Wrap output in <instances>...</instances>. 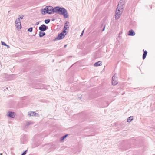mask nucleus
Returning a JSON list of instances; mask_svg holds the SVG:
<instances>
[{"mask_svg": "<svg viewBox=\"0 0 155 155\" xmlns=\"http://www.w3.org/2000/svg\"><path fill=\"white\" fill-rule=\"evenodd\" d=\"M84 32V30H83V31H82V33H81V35H80V36H82V35H83V34Z\"/></svg>", "mask_w": 155, "mask_h": 155, "instance_id": "4be33fe9", "label": "nucleus"}, {"mask_svg": "<svg viewBox=\"0 0 155 155\" xmlns=\"http://www.w3.org/2000/svg\"><path fill=\"white\" fill-rule=\"evenodd\" d=\"M117 79V78L115 74L112 77V82L113 85H115L118 83Z\"/></svg>", "mask_w": 155, "mask_h": 155, "instance_id": "39448f33", "label": "nucleus"}, {"mask_svg": "<svg viewBox=\"0 0 155 155\" xmlns=\"http://www.w3.org/2000/svg\"><path fill=\"white\" fill-rule=\"evenodd\" d=\"M45 35V34L44 32H41V31L39 32V35L40 37H41Z\"/></svg>", "mask_w": 155, "mask_h": 155, "instance_id": "2eb2a0df", "label": "nucleus"}, {"mask_svg": "<svg viewBox=\"0 0 155 155\" xmlns=\"http://www.w3.org/2000/svg\"><path fill=\"white\" fill-rule=\"evenodd\" d=\"M33 28L32 27L29 28L28 29V31L30 32H31L32 31Z\"/></svg>", "mask_w": 155, "mask_h": 155, "instance_id": "6ab92c4d", "label": "nucleus"}, {"mask_svg": "<svg viewBox=\"0 0 155 155\" xmlns=\"http://www.w3.org/2000/svg\"><path fill=\"white\" fill-rule=\"evenodd\" d=\"M7 46L8 48H9V47H10L9 46L7 45V46Z\"/></svg>", "mask_w": 155, "mask_h": 155, "instance_id": "b1692460", "label": "nucleus"}, {"mask_svg": "<svg viewBox=\"0 0 155 155\" xmlns=\"http://www.w3.org/2000/svg\"><path fill=\"white\" fill-rule=\"evenodd\" d=\"M68 136V134H66V135L62 136L61 137L60 139V141L61 142H62V141L64 140Z\"/></svg>", "mask_w": 155, "mask_h": 155, "instance_id": "4468645a", "label": "nucleus"}, {"mask_svg": "<svg viewBox=\"0 0 155 155\" xmlns=\"http://www.w3.org/2000/svg\"><path fill=\"white\" fill-rule=\"evenodd\" d=\"M54 8L50 6H46L44 9H42L41 11L43 12L44 13H42V14L45 15L46 13L48 14H51L52 13H54Z\"/></svg>", "mask_w": 155, "mask_h": 155, "instance_id": "7ed1b4c3", "label": "nucleus"}, {"mask_svg": "<svg viewBox=\"0 0 155 155\" xmlns=\"http://www.w3.org/2000/svg\"><path fill=\"white\" fill-rule=\"evenodd\" d=\"M67 21L66 22V23H65L66 25L64 26V30L62 32H61V33H62L63 34H65L66 32V30L67 29V28H68V27H67V26H68V25H67Z\"/></svg>", "mask_w": 155, "mask_h": 155, "instance_id": "9d476101", "label": "nucleus"}, {"mask_svg": "<svg viewBox=\"0 0 155 155\" xmlns=\"http://www.w3.org/2000/svg\"><path fill=\"white\" fill-rule=\"evenodd\" d=\"M2 44L4 46H7V44L4 42L2 41L1 42Z\"/></svg>", "mask_w": 155, "mask_h": 155, "instance_id": "aec40b11", "label": "nucleus"}, {"mask_svg": "<svg viewBox=\"0 0 155 155\" xmlns=\"http://www.w3.org/2000/svg\"><path fill=\"white\" fill-rule=\"evenodd\" d=\"M28 115L31 116H36V117H38L39 115L36 113L35 112H34L30 111V112H28Z\"/></svg>", "mask_w": 155, "mask_h": 155, "instance_id": "1a4fd4ad", "label": "nucleus"}, {"mask_svg": "<svg viewBox=\"0 0 155 155\" xmlns=\"http://www.w3.org/2000/svg\"><path fill=\"white\" fill-rule=\"evenodd\" d=\"M30 124V123L29 122L27 123V125H29V124Z\"/></svg>", "mask_w": 155, "mask_h": 155, "instance_id": "a878e982", "label": "nucleus"}, {"mask_svg": "<svg viewBox=\"0 0 155 155\" xmlns=\"http://www.w3.org/2000/svg\"><path fill=\"white\" fill-rule=\"evenodd\" d=\"M15 114L14 112H13L9 111L8 112L7 114V115L9 117L14 118L15 117Z\"/></svg>", "mask_w": 155, "mask_h": 155, "instance_id": "0eeeda50", "label": "nucleus"}, {"mask_svg": "<svg viewBox=\"0 0 155 155\" xmlns=\"http://www.w3.org/2000/svg\"><path fill=\"white\" fill-rule=\"evenodd\" d=\"M19 18H18L17 19H19V20H20V19H22L23 18V17H24V15H22L21 16L19 15Z\"/></svg>", "mask_w": 155, "mask_h": 155, "instance_id": "f3484780", "label": "nucleus"}, {"mask_svg": "<svg viewBox=\"0 0 155 155\" xmlns=\"http://www.w3.org/2000/svg\"><path fill=\"white\" fill-rule=\"evenodd\" d=\"M143 51L144 52V53L143 55V59H144L146 56L147 54V52L146 51H144V50H143Z\"/></svg>", "mask_w": 155, "mask_h": 155, "instance_id": "ddd939ff", "label": "nucleus"}, {"mask_svg": "<svg viewBox=\"0 0 155 155\" xmlns=\"http://www.w3.org/2000/svg\"><path fill=\"white\" fill-rule=\"evenodd\" d=\"M27 150H25L21 154V155H25L26 154L27 152Z\"/></svg>", "mask_w": 155, "mask_h": 155, "instance_id": "412c9836", "label": "nucleus"}, {"mask_svg": "<svg viewBox=\"0 0 155 155\" xmlns=\"http://www.w3.org/2000/svg\"><path fill=\"white\" fill-rule=\"evenodd\" d=\"M66 34H63L62 33H60L58 35L56 38V39L58 40L61 39L64 37L65 36Z\"/></svg>", "mask_w": 155, "mask_h": 155, "instance_id": "6e6552de", "label": "nucleus"}, {"mask_svg": "<svg viewBox=\"0 0 155 155\" xmlns=\"http://www.w3.org/2000/svg\"><path fill=\"white\" fill-rule=\"evenodd\" d=\"M67 46V45H65L64 46V47L65 48V47H66Z\"/></svg>", "mask_w": 155, "mask_h": 155, "instance_id": "bb28decb", "label": "nucleus"}, {"mask_svg": "<svg viewBox=\"0 0 155 155\" xmlns=\"http://www.w3.org/2000/svg\"><path fill=\"white\" fill-rule=\"evenodd\" d=\"M124 2L122 0L120 1L117 5L115 15V18L116 20L118 19L120 17L123 11Z\"/></svg>", "mask_w": 155, "mask_h": 155, "instance_id": "f257e3e1", "label": "nucleus"}, {"mask_svg": "<svg viewBox=\"0 0 155 155\" xmlns=\"http://www.w3.org/2000/svg\"><path fill=\"white\" fill-rule=\"evenodd\" d=\"M48 28V26H46L44 24L42 25L39 27V29L41 31H45Z\"/></svg>", "mask_w": 155, "mask_h": 155, "instance_id": "423d86ee", "label": "nucleus"}, {"mask_svg": "<svg viewBox=\"0 0 155 155\" xmlns=\"http://www.w3.org/2000/svg\"><path fill=\"white\" fill-rule=\"evenodd\" d=\"M15 26L18 29H20L21 28L20 21L19 19H16L15 21Z\"/></svg>", "mask_w": 155, "mask_h": 155, "instance_id": "20e7f679", "label": "nucleus"}, {"mask_svg": "<svg viewBox=\"0 0 155 155\" xmlns=\"http://www.w3.org/2000/svg\"><path fill=\"white\" fill-rule=\"evenodd\" d=\"M0 155H2V153H1V154H0Z\"/></svg>", "mask_w": 155, "mask_h": 155, "instance_id": "cd10ccee", "label": "nucleus"}, {"mask_svg": "<svg viewBox=\"0 0 155 155\" xmlns=\"http://www.w3.org/2000/svg\"><path fill=\"white\" fill-rule=\"evenodd\" d=\"M133 119V116H130L128 118L127 121L128 122H130Z\"/></svg>", "mask_w": 155, "mask_h": 155, "instance_id": "dca6fc26", "label": "nucleus"}, {"mask_svg": "<svg viewBox=\"0 0 155 155\" xmlns=\"http://www.w3.org/2000/svg\"><path fill=\"white\" fill-rule=\"evenodd\" d=\"M128 35L130 36H134L135 35V33L133 30H130L129 31Z\"/></svg>", "mask_w": 155, "mask_h": 155, "instance_id": "9b49d317", "label": "nucleus"}, {"mask_svg": "<svg viewBox=\"0 0 155 155\" xmlns=\"http://www.w3.org/2000/svg\"><path fill=\"white\" fill-rule=\"evenodd\" d=\"M39 22H37L36 23V25H38L39 24Z\"/></svg>", "mask_w": 155, "mask_h": 155, "instance_id": "5701e85b", "label": "nucleus"}, {"mask_svg": "<svg viewBox=\"0 0 155 155\" xmlns=\"http://www.w3.org/2000/svg\"><path fill=\"white\" fill-rule=\"evenodd\" d=\"M102 62L101 61H99L97 62L94 64V66H100L101 65Z\"/></svg>", "mask_w": 155, "mask_h": 155, "instance_id": "f8f14e48", "label": "nucleus"}, {"mask_svg": "<svg viewBox=\"0 0 155 155\" xmlns=\"http://www.w3.org/2000/svg\"><path fill=\"white\" fill-rule=\"evenodd\" d=\"M50 21V20L49 19L45 20V22L46 24H48Z\"/></svg>", "mask_w": 155, "mask_h": 155, "instance_id": "a211bd4d", "label": "nucleus"}, {"mask_svg": "<svg viewBox=\"0 0 155 155\" xmlns=\"http://www.w3.org/2000/svg\"><path fill=\"white\" fill-rule=\"evenodd\" d=\"M54 13L58 14L63 15L65 18L68 17V15L67 14V11L63 8L57 6L54 8Z\"/></svg>", "mask_w": 155, "mask_h": 155, "instance_id": "f03ea898", "label": "nucleus"}, {"mask_svg": "<svg viewBox=\"0 0 155 155\" xmlns=\"http://www.w3.org/2000/svg\"><path fill=\"white\" fill-rule=\"evenodd\" d=\"M104 29H105V27H104V28L103 29L102 31H104Z\"/></svg>", "mask_w": 155, "mask_h": 155, "instance_id": "393cba45", "label": "nucleus"}]
</instances>
